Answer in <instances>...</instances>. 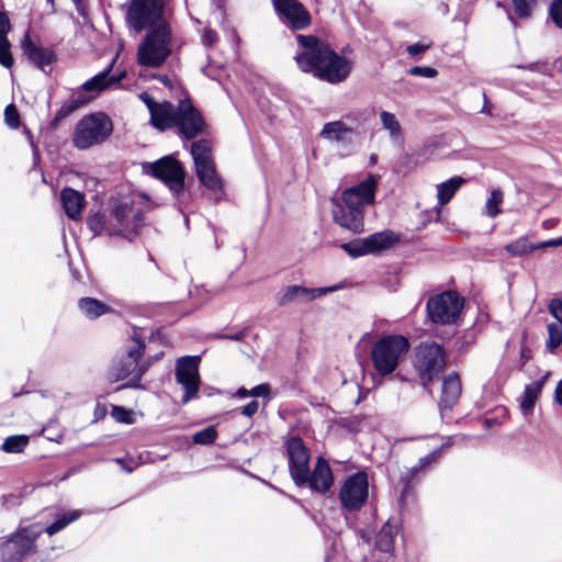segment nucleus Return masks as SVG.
Returning a JSON list of instances; mask_svg holds the SVG:
<instances>
[{"label": "nucleus", "instance_id": "obj_1", "mask_svg": "<svg viewBox=\"0 0 562 562\" xmlns=\"http://www.w3.org/2000/svg\"><path fill=\"white\" fill-rule=\"evenodd\" d=\"M376 187L378 178L370 175L359 184L344 190L340 202L333 210L335 222L352 233H361L364 227L363 209L374 202Z\"/></svg>", "mask_w": 562, "mask_h": 562}, {"label": "nucleus", "instance_id": "obj_39", "mask_svg": "<svg viewBox=\"0 0 562 562\" xmlns=\"http://www.w3.org/2000/svg\"><path fill=\"white\" fill-rule=\"evenodd\" d=\"M89 101V98L79 95L77 98H71L69 101L65 102L60 109L57 111L55 115L56 121H60L71 114L72 112L80 109Z\"/></svg>", "mask_w": 562, "mask_h": 562}, {"label": "nucleus", "instance_id": "obj_16", "mask_svg": "<svg viewBox=\"0 0 562 562\" xmlns=\"http://www.w3.org/2000/svg\"><path fill=\"white\" fill-rule=\"evenodd\" d=\"M397 240L398 236L394 232L386 229L371 234L370 236L362 239L345 243L341 245V248L351 257L356 258L386 249L394 245Z\"/></svg>", "mask_w": 562, "mask_h": 562}, {"label": "nucleus", "instance_id": "obj_10", "mask_svg": "<svg viewBox=\"0 0 562 562\" xmlns=\"http://www.w3.org/2000/svg\"><path fill=\"white\" fill-rule=\"evenodd\" d=\"M416 369L424 385L437 376L446 366L443 349L436 342H424L416 350Z\"/></svg>", "mask_w": 562, "mask_h": 562}, {"label": "nucleus", "instance_id": "obj_25", "mask_svg": "<svg viewBox=\"0 0 562 562\" xmlns=\"http://www.w3.org/2000/svg\"><path fill=\"white\" fill-rule=\"evenodd\" d=\"M452 445V438H448L445 443L441 445V447L437 450H434L426 457H423L418 460V463L412 468H409L403 475L402 481L404 482L405 486L402 493V497L408 492L409 485L413 483L415 477L418 473L424 472L427 470V468L439 460L441 450L446 447H449Z\"/></svg>", "mask_w": 562, "mask_h": 562}, {"label": "nucleus", "instance_id": "obj_7", "mask_svg": "<svg viewBox=\"0 0 562 562\" xmlns=\"http://www.w3.org/2000/svg\"><path fill=\"white\" fill-rule=\"evenodd\" d=\"M190 153L200 183L214 193L221 192L223 190V181L215 168L211 143L206 139L193 142Z\"/></svg>", "mask_w": 562, "mask_h": 562}, {"label": "nucleus", "instance_id": "obj_12", "mask_svg": "<svg viewBox=\"0 0 562 562\" xmlns=\"http://www.w3.org/2000/svg\"><path fill=\"white\" fill-rule=\"evenodd\" d=\"M463 307V300L456 293L447 291L429 299L427 312L434 323L450 324L456 322Z\"/></svg>", "mask_w": 562, "mask_h": 562}, {"label": "nucleus", "instance_id": "obj_6", "mask_svg": "<svg viewBox=\"0 0 562 562\" xmlns=\"http://www.w3.org/2000/svg\"><path fill=\"white\" fill-rule=\"evenodd\" d=\"M113 132L110 117L101 112L83 116L76 125L72 143L78 149H88L105 142Z\"/></svg>", "mask_w": 562, "mask_h": 562}, {"label": "nucleus", "instance_id": "obj_18", "mask_svg": "<svg viewBox=\"0 0 562 562\" xmlns=\"http://www.w3.org/2000/svg\"><path fill=\"white\" fill-rule=\"evenodd\" d=\"M176 121L179 134L187 139L198 136L205 126L202 115L189 101L179 103Z\"/></svg>", "mask_w": 562, "mask_h": 562}, {"label": "nucleus", "instance_id": "obj_62", "mask_svg": "<svg viewBox=\"0 0 562 562\" xmlns=\"http://www.w3.org/2000/svg\"><path fill=\"white\" fill-rule=\"evenodd\" d=\"M158 80H159L162 85H165V86H167V87H171V80H170V78H169L168 76H166V75H160V76H158Z\"/></svg>", "mask_w": 562, "mask_h": 562}, {"label": "nucleus", "instance_id": "obj_37", "mask_svg": "<svg viewBox=\"0 0 562 562\" xmlns=\"http://www.w3.org/2000/svg\"><path fill=\"white\" fill-rule=\"evenodd\" d=\"M136 362L134 359L125 357L113 367V375L116 380H124L130 378L128 385L132 386V378L135 374Z\"/></svg>", "mask_w": 562, "mask_h": 562}, {"label": "nucleus", "instance_id": "obj_36", "mask_svg": "<svg viewBox=\"0 0 562 562\" xmlns=\"http://www.w3.org/2000/svg\"><path fill=\"white\" fill-rule=\"evenodd\" d=\"M30 438L26 435L9 436L1 445V450L7 453H20L29 445Z\"/></svg>", "mask_w": 562, "mask_h": 562}, {"label": "nucleus", "instance_id": "obj_60", "mask_svg": "<svg viewBox=\"0 0 562 562\" xmlns=\"http://www.w3.org/2000/svg\"><path fill=\"white\" fill-rule=\"evenodd\" d=\"M235 395H236L237 397L245 398V397L250 396V393H249V390H247V389H245V387H239V389L236 391Z\"/></svg>", "mask_w": 562, "mask_h": 562}, {"label": "nucleus", "instance_id": "obj_38", "mask_svg": "<svg viewBox=\"0 0 562 562\" xmlns=\"http://www.w3.org/2000/svg\"><path fill=\"white\" fill-rule=\"evenodd\" d=\"M548 330V340H547V349L550 352H554L562 344V324L557 322L549 323L547 325Z\"/></svg>", "mask_w": 562, "mask_h": 562}, {"label": "nucleus", "instance_id": "obj_17", "mask_svg": "<svg viewBox=\"0 0 562 562\" xmlns=\"http://www.w3.org/2000/svg\"><path fill=\"white\" fill-rule=\"evenodd\" d=\"M318 64L316 78L329 83H339L349 76L352 64L347 58L338 55L329 46Z\"/></svg>", "mask_w": 562, "mask_h": 562}, {"label": "nucleus", "instance_id": "obj_49", "mask_svg": "<svg viewBox=\"0 0 562 562\" xmlns=\"http://www.w3.org/2000/svg\"><path fill=\"white\" fill-rule=\"evenodd\" d=\"M549 313L557 319V323L562 324V299H553L548 305Z\"/></svg>", "mask_w": 562, "mask_h": 562}, {"label": "nucleus", "instance_id": "obj_56", "mask_svg": "<svg viewBox=\"0 0 562 562\" xmlns=\"http://www.w3.org/2000/svg\"><path fill=\"white\" fill-rule=\"evenodd\" d=\"M11 30V24L8 15L0 11V35L7 36Z\"/></svg>", "mask_w": 562, "mask_h": 562}, {"label": "nucleus", "instance_id": "obj_27", "mask_svg": "<svg viewBox=\"0 0 562 562\" xmlns=\"http://www.w3.org/2000/svg\"><path fill=\"white\" fill-rule=\"evenodd\" d=\"M60 199L67 216L71 220H78L85 206L83 194L71 188H65L60 193Z\"/></svg>", "mask_w": 562, "mask_h": 562}, {"label": "nucleus", "instance_id": "obj_55", "mask_svg": "<svg viewBox=\"0 0 562 562\" xmlns=\"http://www.w3.org/2000/svg\"><path fill=\"white\" fill-rule=\"evenodd\" d=\"M112 414L115 417V419L121 423H126V424L131 423L130 417H128L130 414L123 407L114 406Z\"/></svg>", "mask_w": 562, "mask_h": 562}, {"label": "nucleus", "instance_id": "obj_58", "mask_svg": "<svg viewBox=\"0 0 562 562\" xmlns=\"http://www.w3.org/2000/svg\"><path fill=\"white\" fill-rule=\"evenodd\" d=\"M530 358H531V350L526 346H521L520 358H519V368L522 369L524 366L528 362V360Z\"/></svg>", "mask_w": 562, "mask_h": 562}, {"label": "nucleus", "instance_id": "obj_40", "mask_svg": "<svg viewBox=\"0 0 562 562\" xmlns=\"http://www.w3.org/2000/svg\"><path fill=\"white\" fill-rule=\"evenodd\" d=\"M81 513L78 510H71L67 514H64L61 517H59L56 521H54L52 525H49L45 531L53 536L63 529H65L69 524L77 520L80 517Z\"/></svg>", "mask_w": 562, "mask_h": 562}, {"label": "nucleus", "instance_id": "obj_41", "mask_svg": "<svg viewBox=\"0 0 562 562\" xmlns=\"http://www.w3.org/2000/svg\"><path fill=\"white\" fill-rule=\"evenodd\" d=\"M503 192L499 189H494L491 192V196L487 199L485 203V214L488 217H496L498 214L502 213V210L499 209L501 204L503 203Z\"/></svg>", "mask_w": 562, "mask_h": 562}, {"label": "nucleus", "instance_id": "obj_24", "mask_svg": "<svg viewBox=\"0 0 562 562\" xmlns=\"http://www.w3.org/2000/svg\"><path fill=\"white\" fill-rule=\"evenodd\" d=\"M462 392L461 381L457 373H450L442 381L439 409L450 411L458 403Z\"/></svg>", "mask_w": 562, "mask_h": 562}, {"label": "nucleus", "instance_id": "obj_57", "mask_svg": "<svg viewBox=\"0 0 562 562\" xmlns=\"http://www.w3.org/2000/svg\"><path fill=\"white\" fill-rule=\"evenodd\" d=\"M258 408H259V403L254 400L243 407L241 414L247 417H252L258 412Z\"/></svg>", "mask_w": 562, "mask_h": 562}, {"label": "nucleus", "instance_id": "obj_8", "mask_svg": "<svg viewBox=\"0 0 562 562\" xmlns=\"http://www.w3.org/2000/svg\"><path fill=\"white\" fill-rule=\"evenodd\" d=\"M297 50L293 57L303 72L316 76L318 64L323 60L328 45L314 35H296Z\"/></svg>", "mask_w": 562, "mask_h": 562}, {"label": "nucleus", "instance_id": "obj_54", "mask_svg": "<svg viewBox=\"0 0 562 562\" xmlns=\"http://www.w3.org/2000/svg\"><path fill=\"white\" fill-rule=\"evenodd\" d=\"M149 363L138 364L136 362L135 374L132 378V386L137 387L143 374L147 371Z\"/></svg>", "mask_w": 562, "mask_h": 562}, {"label": "nucleus", "instance_id": "obj_61", "mask_svg": "<svg viewBox=\"0 0 562 562\" xmlns=\"http://www.w3.org/2000/svg\"><path fill=\"white\" fill-rule=\"evenodd\" d=\"M547 245H549V247L562 246V236L559 237V238L547 240Z\"/></svg>", "mask_w": 562, "mask_h": 562}, {"label": "nucleus", "instance_id": "obj_59", "mask_svg": "<svg viewBox=\"0 0 562 562\" xmlns=\"http://www.w3.org/2000/svg\"><path fill=\"white\" fill-rule=\"evenodd\" d=\"M554 400L562 406V379L558 382L554 390Z\"/></svg>", "mask_w": 562, "mask_h": 562}, {"label": "nucleus", "instance_id": "obj_13", "mask_svg": "<svg viewBox=\"0 0 562 562\" xmlns=\"http://www.w3.org/2000/svg\"><path fill=\"white\" fill-rule=\"evenodd\" d=\"M201 362L200 356H183L176 362V381L180 384L184 394L182 403L186 404L194 398L200 389V373L199 366Z\"/></svg>", "mask_w": 562, "mask_h": 562}, {"label": "nucleus", "instance_id": "obj_35", "mask_svg": "<svg viewBox=\"0 0 562 562\" xmlns=\"http://www.w3.org/2000/svg\"><path fill=\"white\" fill-rule=\"evenodd\" d=\"M380 120L383 128L389 132L392 140H398L402 137V127L395 114L389 111H382L380 113Z\"/></svg>", "mask_w": 562, "mask_h": 562}, {"label": "nucleus", "instance_id": "obj_45", "mask_svg": "<svg viewBox=\"0 0 562 562\" xmlns=\"http://www.w3.org/2000/svg\"><path fill=\"white\" fill-rule=\"evenodd\" d=\"M408 74L416 77L435 78L438 71L430 66H414L408 69Z\"/></svg>", "mask_w": 562, "mask_h": 562}, {"label": "nucleus", "instance_id": "obj_15", "mask_svg": "<svg viewBox=\"0 0 562 562\" xmlns=\"http://www.w3.org/2000/svg\"><path fill=\"white\" fill-rule=\"evenodd\" d=\"M151 175L161 180L173 195L179 196L184 189V169L181 164L171 156L162 157L161 159L150 165Z\"/></svg>", "mask_w": 562, "mask_h": 562}, {"label": "nucleus", "instance_id": "obj_64", "mask_svg": "<svg viewBox=\"0 0 562 562\" xmlns=\"http://www.w3.org/2000/svg\"><path fill=\"white\" fill-rule=\"evenodd\" d=\"M226 338H229L232 340H241L243 339V334L241 333H238V334H235V335H229V336H225Z\"/></svg>", "mask_w": 562, "mask_h": 562}, {"label": "nucleus", "instance_id": "obj_5", "mask_svg": "<svg viewBox=\"0 0 562 562\" xmlns=\"http://www.w3.org/2000/svg\"><path fill=\"white\" fill-rule=\"evenodd\" d=\"M126 24L135 33L168 25L162 0H131L125 14Z\"/></svg>", "mask_w": 562, "mask_h": 562}, {"label": "nucleus", "instance_id": "obj_44", "mask_svg": "<svg viewBox=\"0 0 562 562\" xmlns=\"http://www.w3.org/2000/svg\"><path fill=\"white\" fill-rule=\"evenodd\" d=\"M0 65L5 68H11L13 65V57L10 52V43L7 36L0 35Z\"/></svg>", "mask_w": 562, "mask_h": 562}, {"label": "nucleus", "instance_id": "obj_9", "mask_svg": "<svg viewBox=\"0 0 562 562\" xmlns=\"http://www.w3.org/2000/svg\"><path fill=\"white\" fill-rule=\"evenodd\" d=\"M369 497V479L364 471L349 475L339 490L341 507L348 512L359 510Z\"/></svg>", "mask_w": 562, "mask_h": 562}, {"label": "nucleus", "instance_id": "obj_52", "mask_svg": "<svg viewBox=\"0 0 562 562\" xmlns=\"http://www.w3.org/2000/svg\"><path fill=\"white\" fill-rule=\"evenodd\" d=\"M218 35L217 33L209 27H205L202 33V43L205 46H213L217 43Z\"/></svg>", "mask_w": 562, "mask_h": 562}, {"label": "nucleus", "instance_id": "obj_21", "mask_svg": "<svg viewBox=\"0 0 562 562\" xmlns=\"http://www.w3.org/2000/svg\"><path fill=\"white\" fill-rule=\"evenodd\" d=\"M337 289L338 286L308 289L301 285H289L284 289L283 294L279 300V304L286 305L293 302H310Z\"/></svg>", "mask_w": 562, "mask_h": 562}, {"label": "nucleus", "instance_id": "obj_22", "mask_svg": "<svg viewBox=\"0 0 562 562\" xmlns=\"http://www.w3.org/2000/svg\"><path fill=\"white\" fill-rule=\"evenodd\" d=\"M334 483V475L328 462L319 457L317 458L313 472L308 470V480L305 485H308L311 490L319 493H326L330 490Z\"/></svg>", "mask_w": 562, "mask_h": 562}, {"label": "nucleus", "instance_id": "obj_32", "mask_svg": "<svg viewBox=\"0 0 562 562\" xmlns=\"http://www.w3.org/2000/svg\"><path fill=\"white\" fill-rule=\"evenodd\" d=\"M546 241H541L538 244H531L528 241L526 237H520L513 243H509L505 246V250L512 256H524L528 255L535 250L548 248Z\"/></svg>", "mask_w": 562, "mask_h": 562}, {"label": "nucleus", "instance_id": "obj_43", "mask_svg": "<svg viewBox=\"0 0 562 562\" xmlns=\"http://www.w3.org/2000/svg\"><path fill=\"white\" fill-rule=\"evenodd\" d=\"M431 45L432 43L430 41H422L418 43L407 45L405 52L408 55V57H411L414 60H418L420 55L426 53L431 47Z\"/></svg>", "mask_w": 562, "mask_h": 562}, {"label": "nucleus", "instance_id": "obj_23", "mask_svg": "<svg viewBox=\"0 0 562 562\" xmlns=\"http://www.w3.org/2000/svg\"><path fill=\"white\" fill-rule=\"evenodd\" d=\"M23 50L32 64L45 74L50 72L52 65L56 61V54L52 49L38 46L26 37L23 42Z\"/></svg>", "mask_w": 562, "mask_h": 562}, {"label": "nucleus", "instance_id": "obj_53", "mask_svg": "<svg viewBox=\"0 0 562 562\" xmlns=\"http://www.w3.org/2000/svg\"><path fill=\"white\" fill-rule=\"evenodd\" d=\"M250 396L255 397H270V385L267 383L259 384L251 390H249Z\"/></svg>", "mask_w": 562, "mask_h": 562}, {"label": "nucleus", "instance_id": "obj_4", "mask_svg": "<svg viewBox=\"0 0 562 562\" xmlns=\"http://www.w3.org/2000/svg\"><path fill=\"white\" fill-rule=\"evenodd\" d=\"M44 529L40 524L19 526L14 532L0 542L2 562H21L37 551L36 540Z\"/></svg>", "mask_w": 562, "mask_h": 562}, {"label": "nucleus", "instance_id": "obj_29", "mask_svg": "<svg viewBox=\"0 0 562 562\" xmlns=\"http://www.w3.org/2000/svg\"><path fill=\"white\" fill-rule=\"evenodd\" d=\"M79 311L90 319L98 318L111 312V307L94 297H82L78 301Z\"/></svg>", "mask_w": 562, "mask_h": 562}, {"label": "nucleus", "instance_id": "obj_11", "mask_svg": "<svg viewBox=\"0 0 562 562\" xmlns=\"http://www.w3.org/2000/svg\"><path fill=\"white\" fill-rule=\"evenodd\" d=\"M110 215L113 227L117 229L116 235L136 234L143 226V210L130 199L116 202Z\"/></svg>", "mask_w": 562, "mask_h": 562}, {"label": "nucleus", "instance_id": "obj_47", "mask_svg": "<svg viewBox=\"0 0 562 562\" xmlns=\"http://www.w3.org/2000/svg\"><path fill=\"white\" fill-rule=\"evenodd\" d=\"M144 350H145V344L142 340L134 338L133 346L128 349L126 357L128 359H134L135 362H137L139 360V358L143 356Z\"/></svg>", "mask_w": 562, "mask_h": 562}, {"label": "nucleus", "instance_id": "obj_31", "mask_svg": "<svg viewBox=\"0 0 562 562\" xmlns=\"http://www.w3.org/2000/svg\"><path fill=\"white\" fill-rule=\"evenodd\" d=\"M88 226L95 234H108V235H116L117 229L113 227V222L111 220V215L106 216L101 213L92 214L88 217Z\"/></svg>", "mask_w": 562, "mask_h": 562}, {"label": "nucleus", "instance_id": "obj_19", "mask_svg": "<svg viewBox=\"0 0 562 562\" xmlns=\"http://www.w3.org/2000/svg\"><path fill=\"white\" fill-rule=\"evenodd\" d=\"M273 7L294 30H303L311 24L308 11L297 0H273Z\"/></svg>", "mask_w": 562, "mask_h": 562}, {"label": "nucleus", "instance_id": "obj_46", "mask_svg": "<svg viewBox=\"0 0 562 562\" xmlns=\"http://www.w3.org/2000/svg\"><path fill=\"white\" fill-rule=\"evenodd\" d=\"M4 120L5 123L12 127L18 128L20 125V115L16 111V108L13 104H9L4 110Z\"/></svg>", "mask_w": 562, "mask_h": 562}, {"label": "nucleus", "instance_id": "obj_20", "mask_svg": "<svg viewBox=\"0 0 562 562\" xmlns=\"http://www.w3.org/2000/svg\"><path fill=\"white\" fill-rule=\"evenodd\" d=\"M143 101L147 105L150 113V123L159 131L171 128L176 124L178 108L176 109L170 102H156L149 95L144 94Z\"/></svg>", "mask_w": 562, "mask_h": 562}, {"label": "nucleus", "instance_id": "obj_42", "mask_svg": "<svg viewBox=\"0 0 562 562\" xmlns=\"http://www.w3.org/2000/svg\"><path fill=\"white\" fill-rule=\"evenodd\" d=\"M217 438V431L214 426H209L198 432H195L192 437V440L196 445H211Z\"/></svg>", "mask_w": 562, "mask_h": 562}, {"label": "nucleus", "instance_id": "obj_63", "mask_svg": "<svg viewBox=\"0 0 562 562\" xmlns=\"http://www.w3.org/2000/svg\"><path fill=\"white\" fill-rule=\"evenodd\" d=\"M483 97H484L485 104H484V106L482 108L481 113L491 114V109H490V106L487 105V100H486V95H485V93H483Z\"/></svg>", "mask_w": 562, "mask_h": 562}, {"label": "nucleus", "instance_id": "obj_48", "mask_svg": "<svg viewBox=\"0 0 562 562\" xmlns=\"http://www.w3.org/2000/svg\"><path fill=\"white\" fill-rule=\"evenodd\" d=\"M550 15L555 25L562 29V0H554L550 5Z\"/></svg>", "mask_w": 562, "mask_h": 562}, {"label": "nucleus", "instance_id": "obj_28", "mask_svg": "<svg viewBox=\"0 0 562 562\" xmlns=\"http://www.w3.org/2000/svg\"><path fill=\"white\" fill-rule=\"evenodd\" d=\"M352 133V128L344 122L334 121L324 125L321 136L329 142H348Z\"/></svg>", "mask_w": 562, "mask_h": 562}, {"label": "nucleus", "instance_id": "obj_2", "mask_svg": "<svg viewBox=\"0 0 562 562\" xmlns=\"http://www.w3.org/2000/svg\"><path fill=\"white\" fill-rule=\"evenodd\" d=\"M408 350L409 341L405 336L385 335L372 345V366L381 376L390 375L397 369Z\"/></svg>", "mask_w": 562, "mask_h": 562}, {"label": "nucleus", "instance_id": "obj_50", "mask_svg": "<svg viewBox=\"0 0 562 562\" xmlns=\"http://www.w3.org/2000/svg\"><path fill=\"white\" fill-rule=\"evenodd\" d=\"M515 12L520 18H527L530 15V0H512Z\"/></svg>", "mask_w": 562, "mask_h": 562}, {"label": "nucleus", "instance_id": "obj_3", "mask_svg": "<svg viewBox=\"0 0 562 562\" xmlns=\"http://www.w3.org/2000/svg\"><path fill=\"white\" fill-rule=\"evenodd\" d=\"M172 31L170 24L149 30L138 44L137 63L149 68L160 67L171 55Z\"/></svg>", "mask_w": 562, "mask_h": 562}, {"label": "nucleus", "instance_id": "obj_33", "mask_svg": "<svg viewBox=\"0 0 562 562\" xmlns=\"http://www.w3.org/2000/svg\"><path fill=\"white\" fill-rule=\"evenodd\" d=\"M397 533V527L390 521L385 522L376 536L375 546L384 553H391L394 547V537Z\"/></svg>", "mask_w": 562, "mask_h": 562}, {"label": "nucleus", "instance_id": "obj_34", "mask_svg": "<svg viewBox=\"0 0 562 562\" xmlns=\"http://www.w3.org/2000/svg\"><path fill=\"white\" fill-rule=\"evenodd\" d=\"M544 380H538L525 386L522 400L520 403L521 409L525 414L532 411L535 403L542 390Z\"/></svg>", "mask_w": 562, "mask_h": 562}, {"label": "nucleus", "instance_id": "obj_26", "mask_svg": "<svg viewBox=\"0 0 562 562\" xmlns=\"http://www.w3.org/2000/svg\"><path fill=\"white\" fill-rule=\"evenodd\" d=\"M110 72L111 67L95 75L81 86L82 90L86 92L99 93L117 85L122 78L125 77V72H121L119 76L111 75Z\"/></svg>", "mask_w": 562, "mask_h": 562}, {"label": "nucleus", "instance_id": "obj_51", "mask_svg": "<svg viewBox=\"0 0 562 562\" xmlns=\"http://www.w3.org/2000/svg\"><path fill=\"white\" fill-rule=\"evenodd\" d=\"M518 68L528 69L530 71L540 72L543 75H548L550 71V67L547 63L542 61H535L530 63L528 65H520Z\"/></svg>", "mask_w": 562, "mask_h": 562}, {"label": "nucleus", "instance_id": "obj_14", "mask_svg": "<svg viewBox=\"0 0 562 562\" xmlns=\"http://www.w3.org/2000/svg\"><path fill=\"white\" fill-rule=\"evenodd\" d=\"M289 471L297 486H303L308 480L310 451L300 437H291L286 441Z\"/></svg>", "mask_w": 562, "mask_h": 562}, {"label": "nucleus", "instance_id": "obj_30", "mask_svg": "<svg viewBox=\"0 0 562 562\" xmlns=\"http://www.w3.org/2000/svg\"><path fill=\"white\" fill-rule=\"evenodd\" d=\"M464 182L465 180L462 177H453L448 181L437 184V199L439 205L443 206L449 203Z\"/></svg>", "mask_w": 562, "mask_h": 562}]
</instances>
